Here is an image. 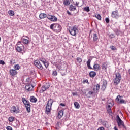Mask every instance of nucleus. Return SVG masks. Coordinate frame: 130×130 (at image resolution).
Masks as SVG:
<instances>
[{
  "label": "nucleus",
  "instance_id": "nucleus-33",
  "mask_svg": "<svg viewBox=\"0 0 130 130\" xmlns=\"http://www.w3.org/2000/svg\"><path fill=\"white\" fill-rule=\"evenodd\" d=\"M13 121H14V117L11 116L9 117L8 121H9V122H13Z\"/></svg>",
  "mask_w": 130,
  "mask_h": 130
},
{
  "label": "nucleus",
  "instance_id": "nucleus-55",
  "mask_svg": "<svg viewBox=\"0 0 130 130\" xmlns=\"http://www.w3.org/2000/svg\"><path fill=\"white\" fill-rule=\"evenodd\" d=\"M103 124L104 125H106V122H103Z\"/></svg>",
  "mask_w": 130,
  "mask_h": 130
},
{
  "label": "nucleus",
  "instance_id": "nucleus-11",
  "mask_svg": "<svg viewBox=\"0 0 130 130\" xmlns=\"http://www.w3.org/2000/svg\"><path fill=\"white\" fill-rule=\"evenodd\" d=\"M47 18L49 21H52V22H57V17L54 15H48Z\"/></svg>",
  "mask_w": 130,
  "mask_h": 130
},
{
  "label": "nucleus",
  "instance_id": "nucleus-45",
  "mask_svg": "<svg viewBox=\"0 0 130 130\" xmlns=\"http://www.w3.org/2000/svg\"><path fill=\"white\" fill-rule=\"evenodd\" d=\"M5 61L3 60H0V64H2V66H4Z\"/></svg>",
  "mask_w": 130,
  "mask_h": 130
},
{
  "label": "nucleus",
  "instance_id": "nucleus-52",
  "mask_svg": "<svg viewBox=\"0 0 130 130\" xmlns=\"http://www.w3.org/2000/svg\"><path fill=\"white\" fill-rule=\"evenodd\" d=\"M73 96H76L77 95V92H72Z\"/></svg>",
  "mask_w": 130,
  "mask_h": 130
},
{
  "label": "nucleus",
  "instance_id": "nucleus-62",
  "mask_svg": "<svg viewBox=\"0 0 130 130\" xmlns=\"http://www.w3.org/2000/svg\"><path fill=\"white\" fill-rule=\"evenodd\" d=\"M1 39H2V38H1V37H0V41H1Z\"/></svg>",
  "mask_w": 130,
  "mask_h": 130
},
{
  "label": "nucleus",
  "instance_id": "nucleus-8",
  "mask_svg": "<svg viewBox=\"0 0 130 130\" xmlns=\"http://www.w3.org/2000/svg\"><path fill=\"white\" fill-rule=\"evenodd\" d=\"M34 64L38 69H39L40 70H43V66H42V63H41L39 60H36L34 62Z\"/></svg>",
  "mask_w": 130,
  "mask_h": 130
},
{
  "label": "nucleus",
  "instance_id": "nucleus-37",
  "mask_svg": "<svg viewBox=\"0 0 130 130\" xmlns=\"http://www.w3.org/2000/svg\"><path fill=\"white\" fill-rule=\"evenodd\" d=\"M110 48H111L112 50H117L116 48L113 45L110 46Z\"/></svg>",
  "mask_w": 130,
  "mask_h": 130
},
{
  "label": "nucleus",
  "instance_id": "nucleus-51",
  "mask_svg": "<svg viewBox=\"0 0 130 130\" xmlns=\"http://www.w3.org/2000/svg\"><path fill=\"white\" fill-rule=\"evenodd\" d=\"M67 14L68 15H69V16H72V13H71L69 11H67Z\"/></svg>",
  "mask_w": 130,
  "mask_h": 130
},
{
  "label": "nucleus",
  "instance_id": "nucleus-50",
  "mask_svg": "<svg viewBox=\"0 0 130 130\" xmlns=\"http://www.w3.org/2000/svg\"><path fill=\"white\" fill-rule=\"evenodd\" d=\"M98 130H104V127H99Z\"/></svg>",
  "mask_w": 130,
  "mask_h": 130
},
{
  "label": "nucleus",
  "instance_id": "nucleus-47",
  "mask_svg": "<svg viewBox=\"0 0 130 130\" xmlns=\"http://www.w3.org/2000/svg\"><path fill=\"white\" fill-rule=\"evenodd\" d=\"M16 123L17 124V126H19L20 125V122H19V121H16Z\"/></svg>",
  "mask_w": 130,
  "mask_h": 130
},
{
  "label": "nucleus",
  "instance_id": "nucleus-40",
  "mask_svg": "<svg viewBox=\"0 0 130 130\" xmlns=\"http://www.w3.org/2000/svg\"><path fill=\"white\" fill-rule=\"evenodd\" d=\"M42 90H43V92H45V91H46V90H47V89L46 88V87H45V86H44V85H43L42 87Z\"/></svg>",
  "mask_w": 130,
  "mask_h": 130
},
{
  "label": "nucleus",
  "instance_id": "nucleus-5",
  "mask_svg": "<svg viewBox=\"0 0 130 130\" xmlns=\"http://www.w3.org/2000/svg\"><path fill=\"white\" fill-rule=\"evenodd\" d=\"M116 120L119 127H120V126H123V128L126 129V127L125 126V125H124V122L123 121H122V120H121L119 115L116 116Z\"/></svg>",
  "mask_w": 130,
  "mask_h": 130
},
{
  "label": "nucleus",
  "instance_id": "nucleus-57",
  "mask_svg": "<svg viewBox=\"0 0 130 130\" xmlns=\"http://www.w3.org/2000/svg\"><path fill=\"white\" fill-rule=\"evenodd\" d=\"M43 90L42 89H41V90H40V93H43V92L44 91H43Z\"/></svg>",
  "mask_w": 130,
  "mask_h": 130
},
{
  "label": "nucleus",
  "instance_id": "nucleus-48",
  "mask_svg": "<svg viewBox=\"0 0 130 130\" xmlns=\"http://www.w3.org/2000/svg\"><path fill=\"white\" fill-rule=\"evenodd\" d=\"M83 83H87L88 84H89V80H88V79L84 80Z\"/></svg>",
  "mask_w": 130,
  "mask_h": 130
},
{
  "label": "nucleus",
  "instance_id": "nucleus-12",
  "mask_svg": "<svg viewBox=\"0 0 130 130\" xmlns=\"http://www.w3.org/2000/svg\"><path fill=\"white\" fill-rule=\"evenodd\" d=\"M111 17L114 18L115 19H118L119 17V14L118 13V10H115L112 12Z\"/></svg>",
  "mask_w": 130,
  "mask_h": 130
},
{
  "label": "nucleus",
  "instance_id": "nucleus-17",
  "mask_svg": "<svg viewBox=\"0 0 130 130\" xmlns=\"http://www.w3.org/2000/svg\"><path fill=\"white\" fill-rule=\"evenodd\" d=\"M99 90H100V85L99 84H97L94 86L93 91L96 93H99Z\"/></svg>",
  "mask_w": 130,
  "mask_h": 130
},
{
  "label": "nucleus",
  "instance_id": "nucleus-21",
  "mask_svg": "<svg viewBox=\"0 0 130 130\" xmlns=\"http://www.w3.org/2000/svg\"><path fill=\"white\" fill-rule=\"evenodd\" d=\"M96 75V73L95 71H91L89 73V77L90 78H94Z\"/></svg>",
  "mask_w": 130,
  "mask_h": 130
},
{
  "label": "nucleus",
  "instance_id": "nucleus-3",
  "mask_svg": "<svg viewBox=\"0 0 130 130\" xmlns=\"http://www.w3.org/2000/svg\"><path fill=\"white\" fill-rule=\"evenodd\" d=\"M50 28L53 31L59 32L61 31V26L59 24L53 23L51 24Z\"/></svg>",
  "mask_w": 130,
  "mask_h": 130
},
{
  "label": "nucleus",
  "instance_id": "nucleus-44",
  "mask_svg": "<svg viewBox=\"0 0 130 130\" xmlns=\"http://www.w3.org/2000/svg\"><path fill=\"white\" fill-rule=\"evenodd\" d=\"M109 37L111 39L114 38V37H115L114 34H111V35H109Z\"/></svg>",
  "mask_w": 130,
  "mask_h": 130
},
{
  "label": "nucleus",
  "instance_id": "nucleus-31",
  "mask_svg": "<svg viewBox=\"0 0 130 130\" xmlns=\"http://www.w3.org/2000/svg\"><path fill=\"white\" fill-rule=\"evenodd\" d=\"M25 89L28 91V92L31 91L32 89H31V87H30V85H27L25 86Z\"/></svg>",
  "mask_w": 130,
  "mask_h": 130
},
{
  "label": "nucleus",
  "instance_id": "nucleus-58",
  "mask_svg": "<svg viewBox=\"0 0 130 130\" xmlns=\"http://www.w3.org/2000/svg\"><path fill=\"white\" fill-rule=\"evenodd\" d=\"M62 76H66V73H62Z\"/></svg>",
  "mask_w": 130,
  "mask_h": 130
},
{
  "label": "nucleus",
  "instance_id": "nucleus-7",
  "mask_svg": "<svg viewBox=\"0 0 130 130\" xmlns=\"http://www.w3.org/2000/svg\"><path fill=\"white\" fill-rule=\"evenodd\" d=\"M116 78L114 79V83L116 85H118L120 83V80H121V75L120 73H118L115 74Z\"/></svg>",
  "mask_w": 130,
  "mask_h": 130
},
{
  "label": "nucleus",
  "instance_id": "nucleus-60",
  "mask_svg": "<svg viewBox=\"0 0 130 130\" xmlns=\"http://www.w3.org/2000/svg\"><path fill=\"white\" fill-rule=\"evenodd\" d=\"M0 87H2V83L0 82Z\"/></svg>",
  "mask_w": 130,
  "mask_h": 130
},
{
  "label": "nucleus",
  "instance_id": "nucleus-15",
  "mask_svg": "<svg viewBox=\"0 0 130 130\" xmlns=\"http://www.w3.org/2000/svg\"><path fill=\"white\" fill-rule=\"evenodd\" d=\"M23 48H24V45L23 44H18V46L16 47V50L18 52H21V51L23 50Z\"/></svg>",
  "mask_w": 130,
  "mask_h": 130
},
{
  "label": "nucleus",
  "instance_id": "nucleus-42",
  "mask_svg": "<svg viewBox=\"0 0 130 130\" xmlns=\"http://www.w3.org/2000/svg\"><path fill=\"white\" fill-rule=\"evenodd\" d=\"M15 63H16L15 60L12 59L10 60V64H15Z\"/></svg>",
  "mask_w": 130,
  "mask_h": 130
},
{
  "label": "nucleus",
  "instance_id": "nucleus-54",
  "mask_svg": "<svg viewBox=\"0 0 130 130\" xmlns=\"http://www.w3.org/2000/svg\"><path fill=\"white\" fill-rule=\"evenodd\" d=\"M108 112H111V109H109Z\"/></svg>",
  "mask_w": 130,
  "mask_h": 130
},
{
  "label": "nucleus",
  "instance_id": "nucleus-25",
  "mask_svg": "<svg viewBox=\"0 0 130 130\" xmlns=\"http://www.w3.org/2000/svg\"><path fill=\"white\" fill-rule=\"evenodd\" d=\"M102 70H103V71H107V64H106V63L104 62L102 64Z\"/></svg>",
  "mask_w": 130,
  "mask_h": 130
},
{
  "label": "nucleus",
  "instance_id": "nucleus-24",
  "mask_svg": "<svg viewBox=\"0 0 130 130\" xmlns=\"http://www.w3.org/2000/svg\"><path fill=\"white\" fill-rule=\"evenodd\" d=\"M70 11H76L77 10V7L76 6H74L72 4L70 5L69 7Z\"/></svg>",
  "mask_w": 130,
  "mask_h": 130
},
{
  "label": "nucleus",
  "instance_id": "nucleus-30",
  "mask_svg": "<svg viewBox=\"0 0 130 130\" xmlns=\"http://www.w3.org/2000/svg\"><path fill=\"white\" fill-rule=\"evenodd\" d=\"M8 14L10 16H14V15H15V12L14 11L11 10L8 11Z\"/></svg>",
  "mask_w": 130,
  "mask_h": 130
},
{
  "label": "nucleus",
  "instance_id": "nucleus-26",
  "mask_svg": "<svg viewBox=\"0 0 130 130\" xmlns=\"http://www.w3.org/2000/svg\"><path fill=\"white\" fill-rule=\"evenodd\" d=\"M93 41L96 42L98 40V35L96 33L93 34Z\"/></svg>",
  "mask_w": 130,
  "mask_h": 130
},
{
  "label": "nucleus",
  "instance_id": "nucleus-16",
  "mask_svg": "<svg viewBox=\"0 0 130 130\" xmlns=\"http://www.w3.org/2000/svg\"><path fill=\"white\" fill-rule=\"evenodd\" d=\"M11 109L12 111H13V112H14V113H19L20 112V109H19V107H18L17 108H16V106H13L11 108Z\"/></svg>",
  "mask_w": 130,
  "mask_h": 130
},
{
  "label": "nucleus",
  "instance_id": "nucleus-63",
  "mask_svg": "<svg viewBox=\"0 0 130 130\" xmlns=\"http://www.w3.org/2000/svg\"><path fill=\"white\" fill-rule=\"evenodd\" d=\"M91 32H92V30H90V33H91Z\"/></svg>",
  "mask_w": 130,
  "mask_h": 130
},
{
  "label": "nucleus",
  "instance_id": "nucleus-20",
  "mask_svg": "<svg viewBox=\"0 0 130 130\" xmlns=\"http://www.w3.org/2000/svg\"><path fill=\"white\" fill-rule=\"evenodd\" d=\"M30 101L32 103H35L37 102V99L35 98L34 96H31L30 98Z\"/></svg>",
  "mask_w": 130,
  "mask_h": 130
},
{
  "label": "nucleus",
  "instance_id": "nucleus-39",
  "mask_svg": "<svg viewBox=\"0 0 130 130\" xmlns=\"http://www.w3.org/2000/svg\"><path fill=\"white\" fill-rule=\"evenodd\" d=\"M44 86L45 87L46 89H48L50 87L49 83H46V84Z\"/></svg>",
  "mask_w": 130,
  "mask_h": 130
},
{
  "label": "nucleus",
  "instance_id": "nucleus-6",
  "mask_svg": "<svg viewBox=\"0 0 130 130\" xmlns=\"http://www.w3.org/2000/svg\"><path fill=\"white\" fill-rule=\"evenodd\" d=\"M69 33H70L71 35L72 36H76L78 33H79V29L78 28V26H74L72 28L69 29Z\"/></svg>",
  "mask_w": 130,
  "mask_h": 130
},
{
  "label": "nucleus",
  "instance_id": "nucleus-35",
  "mask_svg": "<svg viewBox=\"0 0 130 130\" xmlns=\"http://www.w3.org/2000/svg\"><path fill=\"white\" fill-rule=\"evenodd\" d=\"M95 18L98 19V20H101V15L100 14H98L95 15Z\"/></svg>",
  "mask_w": 130,
  "mask_h": 130
},
{
  "label": "nucleus",
  "instance_id": "nucleus-2",
  "mask_svg": "<svg viewBox=\"0 0 130 130\" xmlns=\"http://www.w3.org/2000/svg\"><path fill=\"white\" fill-rule=\"evenodd\" d=\"M22 101L25 106L26 111L28 112V113H30V112H31V104H30V102L27 100L25 98H22Z\"/></svg>",
  "mask_w": 130,
  "mask_h": 130
},
{
  "label": "nucleus",
  "instance_id": "nucleus-1",
  "mask_svg": "<svg viewBox=\"0 0 130 130\" xmlns=\"http://www.w3.org/2000/svg\"><path fill=\"white\" fill-rule=\"evenodd\" d=\"M87 66L88 69H89L90 70H94V71H95L96 72H98L99 70H100V65L98 63H94L93 68L91 67V59H88L87 62Z\"/></svg>",
  "mask_w": 130,
  "mask_h": 130
},
{
  "label": "nucleus",
  "instance_id": "nucleus-36",
  "mask_svg": "<svg viewBox=\"0 0 130 130\" xmlns=\"http://www.w3.org/2000/svg\"><path fill=\"white\" fill-rule=\"evenodd\" d=\"M52 75L56 77L57 76V72L56 71H53L52 72Z\"/></svg>",
  "mask_w": 130,
  "mask_h": 130
},
{
  "label": "nucleus",
  "instance_id": "nucleus-41",
  "mask_svg": "<svg viewBox=\"0 0 130 130\" xmlns=\"http://www.w3.org/2000/svg\"><path fill=\"white\" fill-rule=\"evenodd\" d=\"M105 21H106V23H107V24H108L109 23V22H110V20H109V18H108V17H106L105 18Z\"/></svg>",
  "mask_w": 130,
  "mask_h": 130
},
{
  "label": "nucleus",
  "instance_id": "nucleus-4",
  "mask_svg": "<svg viewBox=\"0 0 130 130\" xmlns=\"http://www.w3.org/2000/svg\"><path fill=\"white\" fill-rule=\"evenodd\" d=\"M54 101L52 99H50L48 100L47 104L46 105V111L48 113H49L51 111V107H52V104H53V103Z\"/></svg>",
  "mask_w": 130,
  "mask_h": 130
},
{
  "label": "nucleus",
  "instance_id": "nucleus-61",
  "mask_svg": "<svg viewBox=\"0 0 130 130\" xmlns=\"http://www.w3.org/2000/svg\"><path fill=\"white\" fill-rule=\"evenodd\" d=\"M32 88H34V86H33V85H31Z\"/></svg>",
  "mask_w": 130,
  "mask_h": 130
},
{
  "label": "nucleus",
  "instance_id": "nucleus-9",
  "mask_svg": "<svg viewBox=\"0 0 130 130\" xmlns=\"http://www.w3.org/2000/svg\"><path fill=\"white\" fill-rule=\"evenodd\" d=\"M39 60L40 61V62H41V63H43V64H44L46 69H47L48 68L49 63H48V61H47V60H46L45 58H40Z\"/></svg>",
  "mask_w": 130,
  "mask_h": 130
},
{
  "label": "nucleus",
  "instance_id": "nucleus-53",
  "mask_svg": "<svg viewBox=\"0 0 130 130\" xmlns=\"http://www.w3.org/2000/svg\"><path fill=\"white\" fill-rule=\"evenodd\" d=\"M108 109H111V106H110V105H108Z\"/></svg>",
  "mask_w": 130,
  "mask_h": 130
},
{
  "label": "nucleus",
  "instance_id": "nucleus-10",
  "mask_svg": "<svg viewBox=\"0 0 130 130\" xmlns=\"http://www.w3.org/2000/svg\"><path fill=\"white\" fill-rule=\"evenodd\" d=\"M123 98V96H120L118 95L116 98V100H117V101L119 102L120 104H126V101H125L124 100L122 99Z\"/></svg>",
  "mask_w": 130,
  "mask_h": 130
},
{
  "label": "nucleus",
  "instance_id": "nucleus-64",
  "mask_svg": "<svg viewBox=\"0 0 130 130\" xmlns=\"http://www.w3.org/2000/svg\"><path fill=\"white\" fill-rule=\"evenodd\" d=\"M27 80H29V79H26V81H27Z\"/></svg>",
  "mask_w": 130,
  "mask_h": 130
},
{
  "label": "nucleus",
  "instance_id": "nucleus-43",
  "mask_svg": "<svg viewBox=\"0 0 130 130\" xmlns=\"http://www.w3.org/2000/svg\"><path fill=\"white\" fill-rule=\"evenodd\" d=\"M6 129L7 130H13V128L10 126H8L6 127Z\"/></svg>",
  "mask_w": 130,
  "mask_h": 130
},
{
  "label": "nucleus",
  "instance_id": "nucleus-28",
  "mask_svg": "<svg viewBox=\"0 0 130 130\" xmlns=\"http://www.w3.org/2000/svg\"><path fill=\"white\" fill-rule=\"evenodd\" d=\"M71 4V2H70V1L69 0H64L63 1V5L64 6H69Z\"/></svg>",
  "mask_w": 130,
  "mask_h": 130
},
{
  "label": "nucleus",
  "instance_id": "nucleus-29",
  "mask_svg": "<svg viewBox=\"0 0 130 130\" xmlns=\"http://www.w3.org/2000/svg\"><path fill=\"white\" fill-rule=\"evenodd\" d=\"M83 11H85V12H87V13H89V12H90V7L89 6L84 7L83 8Z\"/></svg>",
  "mask_w": 130,
  "mask_h": 130
},
{
  "label": "nucleus",
  "instance_id": "nucleus-49",
  "mask_svg": "<svg viewBox=\"0 0 130 130\" xmlns=\"http://www.w3.org/2000/svg\"><path fill=\"white\" fill-rule=\"evenodd\" d=\"M60 106H62L63 107H64V106H66V104H64L63 103H60Z\"/></svg>",
  "mask_w": 130,
  "mask_h": 130
},
{
  "label": "nucleus",
  "instance_id": "nucleus-34",
  "mask_svg": "<svg viewBox=\"0 0 130 130\" xmlns=\"http://www.w3.org/2000/svg\"><path fill=\"white\" fill-rule=\"evenodd\" d=\"M76 60H77V62H79V63H81V62H82V61H83V60L82 59V58H81L80 57H77L76 58Z\"/></svg>",
  "mask_w": 130,
  "mask_h": 130
},
{
  "label": "nucleus",
  "instance_id": "nucleus-14",
  "mask_svg": "<svg viewBox=\"0 0 130 130\" xmlns=\"http://www.w3.org/2000/svg\"><path fill=\"white\" fill-rule=\"evenodd\" d=\"M106 87H107V81L106 80H104L103 81V84L101 87L102 91H105Z\"/></svg>",
  "mask_w": 130,
  "mask_h": 130
},
{
  "label": "nucleus",
  "instance_id": "nucleus-23",
  "mask_svg": "<svg viewBox=\"0 0 130 130\" xmlns=\"http://www.w3.org/2000/svg\"><path fill=\"white\" fill-rule=\"evenodd\" d=\"M21 41H22L23 43L24 44H29L30 43V41L26 39L22 38Z\"/></svg>",
  "mask_w": 130,
  "mask_h": 130
},
{
  "label": "nucleus",
  "instance_id": "nucleus-56",
  "mask_svg": "<svg viewBox=\"0 0 130 130\" xmlns=\"http://www.w3.org/2000/svg\"><path fill=\"white\" fill-rule=\"evenodd\" d=\"M114 129L115 130H118V129H117V128L116 127V126H115V127H114Z\"/></svg>",
  "mask_w": 130,
  "mask_h": 130
},
{
  "label": "nucleus",
  "instance_id": "nucleus-22",
  "mask_svg": "<svg viewBox=\"0 0 130 130\" xmlns=\"http://www.w3.org/2000/svg\"><path fill=\"white\" fill-rule=\"evenodd\" d=\"M40 19H44V18H47V15L45 13H41L39 15Z\"/></svg>",
  "mask_w": 130,
  "mask_h": 130
},
{
  "label": "nucleus",
  "instance_id": "nucleus-32",
  "mask_svg": "<svg viewBox=\"0 0 130 130\" xmlns=\"http://www.w3.org/2000/svg\"><path fill=\"white\" fill-rule=\"evenodd\" d=\"M14 69L15 70H20V65L19 64H16L14 66Z\"/></svg>",
  "mask_w": 130,
  "mask_h": 130
},
{
  "label": "nucleus",
  "instance_id": "nucleus-13",
  "mask_svg": "<svg viewBox=\"0 0 130 130\" xmlns=\"http://www.w3.org/2000/svg\"><path fill=\"white\" fill-rule=\"evenodd\" d=\"M87 93L86 94V97L87 98H91V97H95V92L91 90H87Z\"/></svg>",
  "mask_w": 130,
  "mask_h": 130
},
{
  "label": "nucleus",
  "instance_id": "nucleus-59",
  "mask_svg": "<svg viewBox=\"0 0 130 130\" xmlns=\"http://www.w3.org/2000/svg\"><path fill=\"white\" fill-rule=\"evenodd\" d=\"M83 94H85V95H87V92L86 91H85L84 92H83Z\"/></svg>",
  "mask_w": 130,
  "mask_h": 130
},
{
  "label": "nucleus",
  "instance_id": "nucleus-46",
  "mask_svg": "<svg viewBox=\"0 0 130 130\" xmlns=\"http://www.w3.org/2000/svg\"><path fill=\"white\" fill-rule=\"evenodd\" d=\"M80 4L79 2H76V4H74L75 6H76V7H79V4Z\"/></svg>",
  "mask_w": 130,
  "mask_h": 130
},
{
  "label": "nucleus",
  "instance_id": "nucleus-19",
  "mask_svg": "<svg viewBox=\"0 0 130 130\" xmlns=\"http://www.w3.org/2000/svg\"><path fill=\"white\" fill-rule=\"evenodd\" d=\"M63 116V111L62 110H61L59 111L58 114V117L59 119H60Z\"/></svg>",
  "mask_w": 130,
  "mask_h": 130
},
{
  "label": "nucleus",
  "instance_id": "nucleus-18",
  "mask_svg": "<svg viewBox=\"0 0 130 130\" xmlns=\"http://www.w3.org/2000/svg\"><path fill=\"white\" fill-rule=\"evenodd\" d=\"M10 75L12 77H14V76H16L17 74V71L15 70V69H11L9 71Z\"/></svg>",
  "mask_w": 130,
  "mask_h": 130
},
{
  "label": "nucleus",
  "instance_id": "nucleus-38",
  "mask_svg": "<svg viewBox=\"0 0 130 130\" xmlns=\"http://www.w3.org/2000/svg\"><path fill=\"white\" fill-rule=\"evenodd\" d=\"M115 32L116 33V35H117L118 36V35H120V31L118 29H116L115 30Z\"/></svg>",
  "mask_w": 130,
  "mask_h": 130
},
{
  "label": "nucleus",
  "instance_id": "nucleus-27",
  "mask_svg": "<svg viewBox=\"0 0 130 130\" xmlns=\"http://www.w3.org/2000/svg\"><path fill=\"white\" fill-rule=\"evenodd\" d=\"M74 105L76 109H79V108H80V104H79L78 102H74Z\"/></svg>",
  "mask_w": 130,
  "mask_h": 130
}]
</instances>
